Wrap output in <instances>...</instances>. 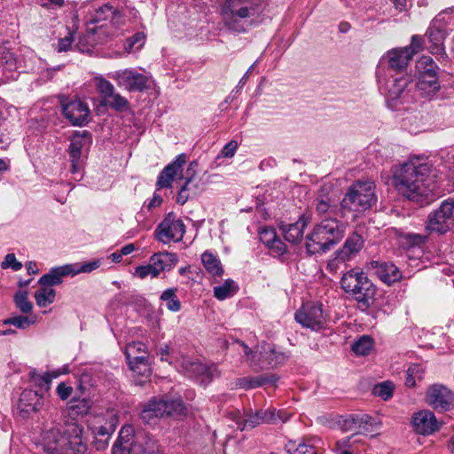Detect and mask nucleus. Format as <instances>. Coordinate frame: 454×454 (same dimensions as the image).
Here are the masks:
<instances>
[{"label": "nucleus", "mask_w": 454, "mask_h": 454, "mask_svg": "<svg viewBox=\"0 0 454 454\" xmlns=\"http://www.w3.org/2000/svg\"><path fill=\"white\" fill-rule=\"evenodd\" d=\"M377 201L375 184L371 181H356L339 202L330 196L327 189L318 191L314 201L316 215L320 218L305 237V247L309 254H322L331 250L345 237L348 218L365 212Z\"/></svg>", "instance_id": "1"}, {"label": "nucleus", "mask_w": 454, "mask_h": 454, "mask_svg": "<svg viewBox=\"0 0 454 454\" xmlns=\"http://www.w3.org/2000/svg\"><path fill=\"white\" fill-rule=\"evenodd\" d=\"M427 163L411 160L400 165L394 172L393 181L397 191L409 200L427 197L436 186Z\"/></svg>", "instance_id": "2"}, {"label": "nucleus", "mask_w": 454, "mask_h": 454, "mask_svg": "<svg viewBox=\"0 0 454 454\" xmlns=\"http://www.w3.org/2000/svg\"><path fill=\"white\" fill-rule=\"evenodd\" d=\"M82 432L77 423L67 424L63 434L56 427L44 430L41 435L42 448L47 454H87Z\"/></svg>", "instance_id": "3"}, {"label": "nucleus", "mask_w": 454, "mask_h": 454, "mask_svg": "<svg viewBox=\"0 0 454 454\" xmlns=\"http://www.w3.org/2000/svg\"><path fill=\"white\" fill-rule=\"evenodd\" d=\"M112 454H161L158 442L145 431H135L130 425L121 427Z\"/></svg>", "instance_id": "4"}, {"label": "nucleus", "mask_w": 454, "mask_h": 454, "mask_svg": "<svg viewBox=\"0 0 454 454\" xmlns=\"http://www.w3.org/2000/svg\"><path fill=\"white\" fill-rule=\"evenodd\" d=\"M380 90L385 94L387 106L398 110L399 106L412 102L415 88L409 76L398 74H376Z\"/></svg>", "instance_id": "5"}, {"label": "nucleus", "mask_w": 454, "mask_h": 454, "mask_svg": "<svg viewBox=\"0 0 454 454\" xmlns=\"http://www.w3.org/2000/svg\"><path fill=\"white\" fill-rule=\"evenodd\" d=\"M340 286L363 309H368L374 301L377 288L363 270L352 269L347 271L340 279Z\"/></svg>", "instance_id": "6"}, {"label": "nucleus", "mask_w": 454, "mask_h": 454, "mask_svg": "<svg viewBox=\"0 0 454 454\" xmlns=\"http://www.w3.org/2000/svg\"><path fill=\"white\" fill-rule=\"evenodd\" d=\"M260 9L259 0H229V30L246 32Z\"/></svg>", "instance_id": "7"}, {"label": "nucleus", "mask_w": 454, "mask_h": 454, "mask_svg": "<svg viewBox=\"0 0 454 454\" xmlns=\"http://www.w3.org/2000/svg\"><path fill=\"white\" fill-rule=\"evenodd\" d=\"M289 419L284 411H277L274 408L258 410L254 413L242 415L239 411H229V419L233 420L240 431L253 429L261 424L286 422Z\"/></svg>", "instance_id": "8"}, {"label": "nucleus", "mask_w": 454, "mask_h": 454, "mask_svg": "<svg viewBox=\"0 0 454 454\" xmlns=\"http://www.w3.org/2000/svg\"><path fill=\"white\" fill-rule=\"evenodd\" d=\"M418 81L415 87L422 95L432 97L441 89L440 67L430 56H422L416 63Z\"/></svg>", "instance_id": "9"}, {"label": "nucleus", "mask_w": 454, "mask_h": 454, "mask_svg": "<svg viewBox=\"0 0 454 454\" xmlns=\"http://www.w3.org/2000/svg\"><path fill=\"white\" fill-rule=\"evenodd\" d=\"M288 358L287 353L278 350L272 344L263 342L259 346V350L254 351L250 367L254 371L274 368L283 364Z\"/></svg>", "instance_id": "10"}, {"label": "nucleus", "mask_w": 454, "mask_h": 454, "mask_svg": "<svg viewBox=\"0 0 454 454\" xmlns=\"http://www.w3.org/2000/svg\"><path fill=\"white\" fill-rule=\"evenodd\" d=\"M408 50L395 48L386 52L380 59L376 74H398L411 60Z\"/></svg>", "instance_id": "11"}, {"label": "nucleus", "mask_w": 454, "mask_h": 454, "mask_svg": "<svg viewBox=\"0 0 454 454\" xmlns=\"http://www.w3.org/2000/svg\"><path fill=\"white\" fill-rule=\"evenodd\" d=\"M294 318L303 327L317 332L324 328L325 318L323 312V305L316 302L304 303L295 312Z\"/></svg>", "instance_id": "12"}, {"label": "nucleus", "mask_w": 454, "mask_h": 454, "mask_svg": "<svg viewBox=\"0 0 454 454\" xmlns=\"http://www.w3.org/2000/svg\"><path fill=\"white\" fill-rule=\"evenodd\" d=\"M185 232V225L183 221L169 213L163 221L158 225L155 231L157 240L164 244L170 241H180Z\"/></svg>", "instance_id": "13"}, {"label": "nucleus", "mask_w": 454, "mask_h": 454, "mask_svg": "<svg viewBox=\"0 0 454 454\" xmlns=\"http://www.w3.org/2000/svg\"><path fill=\"white\" fill-rule=\"evenodd\" d=\"M450 19L451 17L447 12H442L431 22L427 31V36L432 43L429 46L432 54H437L439 51H442L443 40L447 34L446 27L449 23L448 20Z\"/></svg>", "instance_id": "14"}, {"label": "nucleus", "mask_w": 454, "mask_h": 454, "mask_svg": "<svg viewBox=\"0 0 454 454\" xmlns=\"http://www.w3.org/2000/svg\"><path fill=\"white\" fill-rule=\"evenodd\" d=\"M427 403L436 411H449L454 408V393L442 384L432 385L427 392Z\"/></svg>", "instance_id": "15"}, {"label": "nucleus", "mask_w": 454, "mask_h": 454, "mask_svg": "<svg viewBox=\"0 0 454 454\" xmlns=\"http://www.w3.org/2000/svg\"><path fill=\"white\" fill-rule=\"evenodd\" d=\"M110 77L129 91H142L147 87L148 77L130 68L115 71Z\"/></svg>", "instance_id": "16"}, {"label": "nucleus", "mask_w": 454, "mask_h": 454, "mask_svg": "<svg viewBox=\"0 0 454 454\" xmlns=\"http://www.w3.org/2000/svg\"><path fill=\"white\" fill-rule=\"evenodd\" d=\"M62 112L74 126H84L90 120L89 106L81 99H74L64 103L62 105Z\"/></svg>", "instance_id": "17"}, {"label": "nucleus", "mask_w": 454, "mask_h": 454, "mask_svg": "<svg viewBox=\"0 0 454 454\" xmlns=\"http://www.w3.org/2000/svg\"><path fill=\"white\" fill-rule=\"evenodd\" d=\"M43 405V399L37 391L32 389H25L20 396L17 411L19 415L27 419L31 414L37 412Z\"/></svg>", "instance_id": "18"}, {"label": "nucleus", "mask_w": 454, "mask_h": 454, "mask_svg": "<svg viewBox=\"0 0 454 454\" xmlns=\"http://www.w3.org/2000/svg\"><path fill=\"white\" fill-rule=\"evenodd\" d=\"M186 162V155L181 153L175 160L168 164L160 173L157 180V186L159 189L169 188L172 182L176 178H182V172L184 166Z\"/></svg>", "instance_id": "19"}, {"label": "nucleus", "mask_w": 454, "mask_h": 454, "mask_svg": "<svg viewBox=\"0 0 454 454\" xmlns=\"http://www.w3.org/2000/svg\"><path fill=\"white\" fill-rule=\"evenodd\" d=\"M414 430L423 435H428L438 429L437 419L434 414L427 410L420 411L412 417Z\"/></svg>", "instance_id": "20"}, {"label": "nucleus", "mask_w": 454, "mask_h": 454, "mask_svg": "<svg viewBox=\"0 0 454 454\" xmlns=\"http://www.w3.org/2000/svg\"><path fill=\"white\" fill-rule=\"evenodd\" d=\"M308 224V218L301 215L298 220L293 223H281V230L285 239L292 244L300 243L303 239L304 229Z\"/></svg>", "instance_id": "21"}, {"label": "nucleus", "mask_w": 454, "mask_h": 454, "mask_svg": "<svg viewBox=\"0 0 454 454\" xmlns=\"http://www.w3.org/2000/svg\"><path fill=\"white\" fill-rule=\"evenodd\" d=\"M372 266L375 270L377 276L386 284L391 285L402 278V273L399 269L389 262H372Z\"/></svg>", "instance_id": "22"}, {"label": "nucleus", "mask_w": 454, "mask_h": 454, "mask_svg": "<svg viewBox=\"0 0 454 454\" xmlns=\"http://www.w3.org/2000/svg\"><path fill=\"white\" fill-rule=\"evenodd\" d=\"M454 227L437 208L427 215L426 229L430 232L445 234Z\"/></svg>", "instance_id": "23"}, {"label": "nucleus", "mask_w": 454, "mask_h": 454, "mask_svg": "<svg viewBox=\"0 0 454 454\" xmlns=\"http://www.w3.org/2000/svg\"><path fill=\"white\" fill-rule=\"evenodd\" d=\"M197 167V162L193 161L189 165L187 169V173H192L191 176L185 177V183L182 185L177 197L176 202L178 204L184 205L190 197L197 194L198 185L195 184L194 180V172L195 168Z\"/></svg>", "instance_id": "24"}, {"label": "nucleus", "mask_w": 454, "mask_h": 454, "mask_svg": "<svg viewBox=\"0 0 454 454\" xmlns=\"http://www.w3.org/2000/svg\"><path fill=\"white\" fill-rule=\"evenodd\" d=\"M130 370L137 377L141 379H135L134 381L137 385L142 386L145 383L151 376V368L148 364L147 357H136V359H127Z\"/></svg>", "instance_id": "25"}, {"label": "nucleus", "mask_w": 454, "mask_h": 454, "mask_svg": "<svg viewBox=\"0 0 454 454\" xmlns=\"http://www.w3.org/2000/svg\"><path fill=\"white\" fill-rule=\"evenodd\" d=\"M201 263L212 278H222L223 276L224 268L220 259L212 252L207 250L201 254Z\"/></svg>", "instance_id": "26"}, {"label": "nucleus", "mask_w": 454, "mask_h": 454, "mask_svg": "<svg viewBox=\"0 0 454 454\" xmlns=\"http://www.w3.org/2000/svg\"><path fill=\"white\" fill-rule=\"evenodd\" d=\"M163 417L179 418L185 415L186 408L181 399H158Z\"/></svg>", "instance_id": "27"}, {"label": "nucleus", "mask_w": 454, "mask_h": 454, "mask_svg": "<svg viewBox=\"0 0 454 454\" xmlns=\"http://www.w3.org/2000/svg\"><path fill=\"white\" fill-rule=\"evenodd\" d=\"M120 18V12L110 4H104L94 10L90 18V22L93 24H99L104 21H110L111 23H117Z\"/></svg>", "instance_id": "28"}, {"label": "nucleus", "mask_w": 454, "mask_h": 454, "mask_svg": "<svg viewBox=\"0 0 454 454\" xmlns=\"http://www.w3.org/2000/svg\"><path fill=\"white\" fill-rule=\"evenodd\" d=\"M150 262L153 264L154 271L160 275L162 271L171 270L177 262V258L172 253H158L151 256Z\"/></svg>", "instance_id": "29"}, {"label": "nucleus", "mask_w": 454, "mask_h": 454, "mask_svg": "<svg viewBox=\"0 0 454 454\" xmlns=\"http://www.w3.org/2000/svg\"><path fill=\"white\" fill-rule=\"evenodd\" d=\"M68 270L67 264L52 268L49 273L40 278L38 284L48 287L59 285L62 283L64 277L70 275V270Z\"/></svg>", "instance_id": "30"}, {"label": "nucleus", "mask_w": 454, "mask_h": 454, "mask_svg": "<svg viewBox=\"0 0 454 454\" xmlns=\"http://www.w3.org/2000/svg\"><path fill=\"white\" fill-rule=\"evenodd\" d=\"M86 142H90V136L88 131L75 132L72 138L69 145V156L70 159L74 160H80L82 149L85 145Z\"/></svg>", "instance_id": "31"}, {"label": "nucleus", "mask_w": 454, "mask_h": 454, "mask_svg": "<svg viewBox=\"0 0 454 454\" xmlns=\"http://www.w3.org/2000/svg\"><path fill=\"white\" fill-rule=\"evenodd\" d=\"M278 378L275 375H260L254 378L239 379L238 385L245 389L255 388L267 383L275 384Z\"/></svg>", "instance_id": "32"}, {"label": "nucleus", "mask_w": 454, "mask_h": 454, "mask_svg": "<svg viewBox=\"0 0 454 454\" xmlns=\"http://www.w3.org/2000/svg\"><path fill=\"white\" fill-rule=\"evenodd\" d=\"M159 404L158 399H152L146 403L141 412L140 418L145 423H151L154 419L162 418V411Z\"/></svg>", "instance_id": "33"}, {"label": "nucleus", "mask_w": 454, "mask_h": 454, "mask_svg": "<svg viewBox=\"0 0 454 454\" xmlns=\"http://www.w3.org/2000/svg\"><path fill=\"white\" fill-rule=\"evenodd\" d=\"M333 255L334 257L328 262V268L331 270H336L340 263H346L356 256V254H355L350 249H348V247H345L344 245L336 250Z\"/></svg>", "instance_id": "34"}, {"label": "nucleus", "mask_w": 454, "mask_h": 454, "mask_svg": "<svg viewBox=\"0 0 454 454\" xmlns=\"http://www.w3.org/2000/svg\"><path fill=\"white\" fill-rule=\"evenodd\" d=\"M102 100L105 105L109 106L111 108L118 112L126 111L129 109V106L127 98L122 97L121 94L117 93L115 91V89H114L113 92H110Z\"/></svg>", "instance_id": "35"}, {"label": "nucleus", "mask_w": 454, "mask_h": 454, "mask_svg": "<svg viewBox=\"0 0 454 454\" xmlns=\"http://www.w3.org/2000/svg\"><path fill=\"white\" fill-rule=\"evenodd\" d=\"M182 367L191 377H197L208 373V369L198 359L184 358Z\"/></svg>", "instance_id": "36"}, {"label": "nucleus", "mask_w": 454, "mask_h": 454, "mask_svg": "<svg viewBox=\"0 0 454 454\" xmlns=\"http://www.w3.org/2000/svg\"><path fill=\"white\" fill-rule=\"evenodd\" d=\"M231 340H229V349L232 352H238L241 358H245L250 365V361L253 356H254V352L244 341L237 338L231 337Z\"/></svg>", "instance_id": "37"}, {"label": "nucleus", "mask_w": 454, "mask_h": 454, "mask_svg": "<svg viewBox=\"0 0 454 454\" xmlns=\"http://www.w3.org/2000/svg\"><path fill=\"white\" fill-rule=\"evenodd\" d=\"M56 296V292L53 288L42 286L35 293V299L38 307L44 308L51 304Z\"/></svg>", "instance_id": "38"}, {"label": "nucleus", "mask_w": 454, "mask_h": 454, "mask_svg": "<svg viewBox=\"0 0 454 454\" xmlns=\"http://www.w3.org/2000/svg\"><path fill=\"white\" fill-rule=\"evenodd\" d=\"M285 449L289 454H317L316 449L304 442L288 441Z\"/></svg>", "instance_id": "39"}, {"label": "nucleus", "mask_w": 454, "mask_h": 454, "mask_svg": "<svg viewBox=\"0 0 454 454\" xmlns=\"http://www.w3.org/2000/svg\"><path fill=\"white\" fill-rule=\"evenodd\" d=\"M13 301L16 308L19 309L20 312L24 314L32 312L33 303L28 300V294L27 291H17L14 294Z\"/></svg>", "instance_id": "40"}, {"label": "nucleus", "mask_w": 454, "mask_h": 454, "mask_svg": "<svg viewBox=\"0 0 454 454\" xmlns=\"http://www.w3.org/2000/svg\"><path fill=\"white\" fill-rule=\"evenodd\" d=\"M160 300L166 302L167 309L170 311L177 312L181 309V302L176 296V289L165 290L160 295Z\"/></svg>", "instance_id": "41"}, {"label": "nucleus", "mask_w": 454, "mask_h": 454, "mask_svg": "<svg viewBox=\"0 0 454 454\" xmlns=\"http://www.w3.org/2000/svg\"><path fill=\"white\" fill-rule=\"evenodd\" d=\"M100 266V261L86 262L82 263L67 264L70 275L75 276L80 273H89L97 270Z\"/></svg>", "instance_id": "42"}, {"label": "nucleus", "mask_w": 454, "mask_h": 454, "mask_svg": "<svg viewBox=\"0 0 454 454\" xmlns=\"http://www.w3.org/2000/svg\"><path fill=\"white\" fill-rule=\"evenodd\" d=\"M424 370L419 364H411L406 371L405 386L413 387L416 385V380H420L423 378Z\"/></svg>", "instance_id": "43"}, {"label": "nucleus", "mask_w": 454, "mask_h": 454, "mask_svg": "<svg viewBox=\"0 0 454 454\" xmlns=\"http://www.w3.org/2000/svg\"><path fill=\"white\" fill-rule=\"evenodd\" d=\"M373 347V340L370 336L363 335L352 345V350L360 356L369 354Z\"/></svg>", "instance_id": "44"}, {"label": "nucleus", "mask_w": 454, "mask_h": 454, "mask_svg": "<svg viewBox=\"0 0 454 454\" xmlns=\"http://www.w3.org/2000/svg\"><path fill=\"white\" fill-rule=\"evenodd\" d=\"M146 346L140 341L129 343L125 348L127 359H136V357H146Z\"/></svg>", "instance_id": "45"}, {"label": "nucleus", "mask_w": 454, "mask_h": 454, "mask_svg": "<svg viewBox=\"0 0 454 454\" xmlns=\"http://www.w3.org/2000/svg\"><path fill=\"white\" fill-rule=\"evenodd\" d=\"M69 410L73 415L84 416L90 410V403L88 399H77L73 398L69 403Z\"/></svg>", "instance_id": "46"}, {"label": "nucleus", "mask_w": 454, "mask_h": 454, "mask_svg": "<svg viewBox=\"0 0 454 454\" xmlns=\"http://www.w3.org/2000/svg\"><path fill=\"white\" fill-rule=\"evenodd\" d=\"M393 392L394 385L388 380L376 384L372 388V394L384 401L390 399L393 395Z\"/></svg>", "instance_id": "47"}, {"label": "nucleus", "mask_w": 454, "mask_h": 454, "mask_svg": "<svg viewBox=\"0 0 454 454\" xmlns=\"http://www.w3.org/2000/svg\"><path fill=\"white\" fill-rule=\"evenodd\" d=\"M364 243L363 237L356 231H354L347 238L343 245L357 255L364 247Z\"/></svg>", "instance_id": "48"}, {"label": "nucleus", "mask_w": 454, "mask_h": 454, "mask_svg": "<svg viewBox=\"0 0 454 454\" xmlns=\"http://www.w3.org/2000/svg\"><path fill=\"white\" fill-rule=\"evenodd\" d=\"M35 323V318H30L27 316L22 315L12 316L4 320V325H12L19 329H26L29 325H34Z\"/></svg>", "instance_id": "49"}, {"label": "nucleus", "mask_w": 454, "mask_h": 454, "mask_svg": "<svg viewBox=\"0 0 454 454\" xmlns=\"http://www.w3.org/2000/svg\"><path fill=\"white\" fill-rule=\"evenodd\" d=\"M93 82L102 99L114 89V86L102 75L95 76Z\"/></svg>", "instance_id": "50"}, {"label": "nucleus", "mask_w": 454, "mask_h": 454, "mask_svg": "<svg viewBox=\"0 0 454 454\" xmlns=\"http://www.w3.org/2000/svg\"><path fill=\"white\" fill-rule=\"evenodd\" d=\"M403 240L410 247H420L427 243L428 237L427 235L405 232L402 234Z\"/></svg>", "instance_id": "51"}, {"label": "nucleus", "mask_w": 454, "mask_h": 454, "mask_svg": "<svg viewBox=\"0 0 454 454\" xmlns=\"http://www.w3.org/2000/svg\"><path fill=\"white\" fill-rule=\"evenodd\" d=\"M438 209L454 227V197L442 201Z\"/></svg>", "instance_id": "52"}, {"label": "nucleus", "mask_w": 454, "mask_h": 454, "mask_svg": "<svg viewBox=\"0 0 454 454\" xmlns=\"http://www.w3.org/2000/svg\"><path fill=\"white\" fill-rule=\"evenodd\" d=\"M30 376V381L36 387H39L40 389H44L45 391H48L51 387V377L49 375L43 374H38L35 372H31L29 373Z\"/></svg>", "instance_id": "53"}, {"label": "nucleus", "mask_w": 454, "mask_h": 454, "mask_svg": "<svg viewBox=\"0 0 454 454\" xmlns=\"http://www.w3.org/2000/svg\"><path fill=\"white\" fill-rule=\"evenodd\" d=\"M277 236L276 231L272 227L265 226L259 230V239L267 247L272 244Z\"/></svg>", "instance_id": "54"}, {"label": "nucleus", "mask_w": 454, "mask_h": 454, "mask_svg": "<svg viewBox=\"0 0 454 454\" xmlns=\"http://www.w3.org/2000/svg\"><path fill=\"white\" fill-rule=\"evenodd\" d=\"M115 420L114 418L112 419V421ZM115 429V424L112 422L108 426H101L97 429V435L106 437L105 440H100L99 444L100 448H105L106 445V441L109 438L110 434L114 431Z\"/></svg>", "instance_id": "55"}, {"label": "nucleus", "mask_w": 454, "mask_h": 454, "mask_svg": "<svg viewBox=\"0 0 454 454\" xmlns=\"http://www.w3.org/2000/svg\"><path fill=\"white\" fill-rule=\"evenodd\" d=\"M135 273L140 278H145L148 276H151L152 278H156L159 276L158 272L154 271L153 264L150 261L147 265L137 266L135 270Z\"/></svg>", "instance_id": "56"}, {"label": "nucleus", "mask_w": 454, "mask_h": 454, "mask_svg": "<svg viewBox=\"0 0 454 454\" xmlns=\"http://www.w3.org/2000/svg\"><path fill=\"white\" fill-rule=\"evenodd\" d=\"M423 39L419 35H412L411 42L409 46L403 47V50H408L411 59L422 49Z\"/></svg>", "instance_id": "57"}, {"label": "nucleus", "mask_w": 454, "mask_h": 454, "mask_svg": "<svg viewBox=\"0 0 454 454\" xmlns=\"http://www.w3.org/2000/svg\"><path fill=\"white\" fill-rule=\"evenodd\" d=\"M1 268H12L13 270H20L22 268V263L17 261L14 254H6L4 260L1 262Z\"/></svg>", "instance_id": "58"}, {"label": "nucleus", "mask_w": 454, "mask_h": 454, "mask_svg": "<svg viewBox=\"0 0 454 454\" xmlns=\"http://www.w3.org/2000/svg\"><path fill=\"white\" fill-rule=\"evenodd\" d=\"M74 42V36L71 33L68 34V35H66L63 38H60L56 45V51L58 52H64L67 51Z\"/></svg>", "instance_id": "59"}, {"label": "nucleus", "mask_w": 454, "mask_h": 454, "mask_svg": "<svg viewBox=\"0 0 454 454\" xmlns=\"http://www.w3.org/2000/svg\"><path fill=\"white\" fill-rule=\"evenodd\" d=\"M268 248L277 255H282L286 252V244L278 236Z\"/></svg>", "instance_id": "60"}, {"label": "nucleus", "mask_w": 454, "mask_h": 454, "mask_svg": "<svg viewBox=\"0 0 454 454\" xmlns=\"http://www.w3.org/2000/svg\"><path fill=\"white\" fill-rule=\"evenodd\" d=\"M0 60L3 61V63L0 64V67L8 66L10 67H12L16 61L13 53L7 50H4L1 52Z\"/></svg>", "instance_id": "61"}, {"label": "nucleus", "mask_w": 454, "mask_h": 454, "mask_svg": "<svg viewBox=\"0 0 454 454\" xmlns=\"http://www.w3.org/2000/svg\"><path fill=\"white\" fill-rule=\"evenodd\" d=\"M73 387L61 382L57 387V394L61 400H67L72 394Z\"/></svg>", "instance_id": "62"}, {"label": "nucleus", "mask_w": 454, "mask_h": 454, "mask_svg": "<svg viewBox=\"0 0 454 454\" xmlns=\"http://www.w3.org/2000/svg\"><path fill=\"white\" fill-rule=\"evenodd\" d=\"M214 296L219 301L227 299V280L222 286L214 288Z\"/></svg>", "instance_id": "63"}, {"label": "nucleus", "mask_w": 454, "mask_h": 454, "mask_svg": "<svg viewBox=\"0 0 454 454\" xmlns=\"http://www.w3.org/2000/svg\"><path fill=\"white\" fill-rule=\"evenodd\" d=\"M398 12H403L407 8L408 0H390Z\"/></svg>", "instance_id": "64"}]
</instances>
